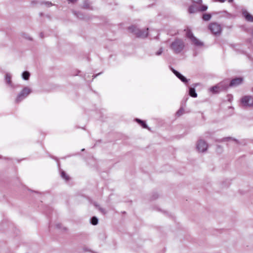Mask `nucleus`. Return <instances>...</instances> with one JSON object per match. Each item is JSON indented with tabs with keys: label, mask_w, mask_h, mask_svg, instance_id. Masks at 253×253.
Returning <instances> with one entry per match:
<instances>
[{
	"label": "nucleus",
	"mask_w": 253,
	"mask_h": 253,
	"mask_svg": "<svg viewBox=\"0 0 253 253\" xmlns=\"http://www.w3.org/2000/svg\"><path fill=\"white\" fill-rule=\"evenodd\" d=\"M31 89L29 87H25L17 95L15 99V103H19L25 99L31 93Z\"/></svg>",
	"instance_id": "nucleus-4"
},
{
	"label": "nucleus",
	"mask_w": 253,
	"mask_h": 253,
	"mask_svg": "<svg viewBox=\"0 0 253 253\" xmlns=\"http://www.w3.org/2000/svg\"><path fill=\"white\" fill-rule=\"evenodd\" d=\"M199 11V6L196 4H192L188 8V12L189 13H194Z\"/></svg>",
	"instance_id": "nucleus-16"
},
{
	"label": "nucleus",
	"mask_w": 253,
	"mask_h": 253,
	"mask_svg": "<svg viewBox=\"0 0 253 253\" xmlns=\"http://www.w3.org/2000/svg\"><path fill=\"white\" fill-rule=\"evenodd\" d=\"M40 16H42V15H43V13H40Z\"/></svg>",
	"instance_id": "nucleus-39"
},
{
	"label": "nucleus",
	"mask_w": 253,
	"mask_h": 253,
	"mask_svg": "<svg viewBox=\"0 0 253 253\" xmlns=\"http://www.w3.org/2000/svg\"><path fill=\"white\" fill-rule=\"evenodd\" d=\"M241 102L244 107L253 106V97L251 96H245L242 97Z\"/></svg>",
	"instance_id": "nucleus-6"
},
{
	"label": "nucleus",
	"mask_w": 253,
	"mask_h": 253,
	"mask_svg": "<svg viewBox=\"0 0 253 253\" xmlns=\"http://www.w3.org/2000/svg\"><path fill=\"white\" fill-rule=\"evenodd\" d=\"M159 197V195L157 192H154L152 194V197L151 198V200H154L157 199Z\"/></svg>",
	"instance_id": "nucleus-26"
},
{
	"label": "nucleus",
	"mask_w": 253,
	"mask_h": 253,
	"mask_svg": "<svg viewBox=\"0 0 253 253\" xmlns=\"http://www.w3.org/2000/svg\"><path fill=\"white\" fill-rule=\"evenodd\" d=\"M84 151V149H82V151Z\"/></svg>",
	"instance_id": "nucleus-40"
},
{
	"label": "nucleus",
	"mask_w": 253,
	"mask_h": 253,
	"mask_svg": "<svg viewBox=\"0 0 253 253\" xmlns=\"http://www.w3.org/2000/svg\"><path fill=\"white\" fill-rule=\"evenodd\" d=\"M171 71L172 73L183 83L187 84L188 82V80L184 76H183L181 74H180L179 72L173 69V68H170Z\"/></svg>",
	"instance_id": "nucleus-10"
},
{
	"label": "nucleus",
	"mask_w": 253,
	"mask_h": 253,
	"mask_svg": "<svg viewBox=\"0 0 253 253\" xmlns=\"http://www.w3.org/2000/svg\"><path fill=\"white\" fill-rule=\"evenodd\" d=\"M30 76V73L27 71H24L22 74V79L24 80H28Z\"/></svg>",
	"instance_id": "nucleus-19"
},
{
	"label": "nucleus",
	"mask_w": 253,
	"mask_h": 253,
	"mask_svg": "<svg viewBox=\"0 0 253 253\" xmlns=\"http://www.w3.org/2000/svg\"><path fill=\"white\" fill-rule=\"evenodd\" d=\"M208 9L207 5H202V6H199V11H205Z\"/></svg>",
	"instance_id": "nucleus-25"
},
{
	"label": "nucleus",
	"mask_w": 253,
	"mask_h": 253,
	"mask_svg": "<svg viewBox=\"0 0 253 253\" xmlns=\"http://www.w3.org/2000/svg\"><path fill=\"white\" fill-rule=\"evenodd\" d=\"M164 51L163 47H160L159 49V50L155 53V55L157 56H160L162 54Z\"/></svg>",
	"instance_id": "nucleus-27"
},
{
	"label": "nucleus",
	"mask_w": 253,
	"mask_h": 253,
	"mask_svg": "<svg viewBox=\"0 0 253 253\" xmlns=\"http://www.w3.org/2000/svg\"><path fill=\"white\" fill-rule=\"evenodd\" d=\"M93 205L102 214H106V212L105 210L101 208L97 203H94Z\"/></svg>",
	"instance_id": "nucleus-21"
},
{
	"label": "nucleus",
	"mask_w": 253,
	"mask_h": 253,
	"mask_svg": "<svg viewBox=\"0 0 253 253\" xmlns=\"http://www.w3.org/2000/svg\"><path fill=\"white\" fill-rule=\"evenodd\" d=\"M32 4H39L40 5L44 4L46 7H50L53 4L49 1H33L32 2Z\"/></svg>",
	"instance_id": "nucleus-15"
},
{
	"label": "nucleus",
	"mask_w": 253,
	"mask_h": 253,
	"mask_svg": "<svg viewBox=\"0 0 253 253\" xmlns=\"http://www.w3.org/2000/svg\"><path fill=\"white\" fill-rule=\"evenodd\" d=\"M61 177L65 180L66 182L70 180V177L63 170H61L60 172Z\"/></svg>",
	"instance_id": "nucleus-18"
},
{
	"label": "nucleus",
	"mask_w": 253,
	"mask_h": 253,
	"mask_svg": "<svg viewBox=\"0 0 253 253\" xmlns=\"http://www.w3.org/2000/svg\"><path fill=\"white\" fill-rule=\"evenodd\" d=\"M40 36H41V37L42 38H43V33H41L40 34Z\"/></svg>",
	"instance_id": "nucleus-36"
},
{
	"label": "nucleus",
	"mask_w": 253,
	"mask_h": 253,
	"mask_svg": "<svg viewBox=\"0 0 253 253\" xmlns=\"http://www.w3.org/2000/svg\"><path fill=\"white\" fill-rule=\"evenodd\" d=\"M242 14L247 21L253 22V16L251 14L247 11H243Z\"/></svg>",
	"instance_id": "nucleus-14"
},
{
	"label": "nucleus",
	"mask_w": 253,
	"mask_h": 253,
	"mask_svg": "<svg viewBox=\"0 0 253 253\" xmlns=\"http://www.w3.org/2000/svg\"><path fill=\"white\" fill-rule=\"evenodd\" d=\"M192 1L195 3L201 4L202 2V0H192Z\"/></svg>",
	"instance_id": "nucleus-30"
},
{
	"label": "nucleus",
	"mask_w": 253,
	"mask_h": 253,
	"mask_svg": "<svg viewBox=\"0 0 253 253\" xmlns=\"http://www.w3.org/2000/svg\"><path fill=\"white\" fill-rule=\"evenodd\" d=\"M185 43L182 40L176 39L170 45V48L176 54L180 53L184 49Z\"/></svg>",
	"instance_id": "nucleus-1"
},
{
	"label": "nucleus",
	"mask_w": 253,
	"mask_h": 253,
	"mask_svg": "<svg viewBox=\"0 0 253 253\" xmlns=\"http://www.w3.org/2000/svg\"><path fill=\"white\" fill-rule=\"evenodd\" d=\"M218 89L219 91H222L226 90L229 86V83L228 80H224L220 82L218 84Z\"/></svg>",
	"instance_id": "nucleus-9"
},
{
	"label": "nucleus",
	"mask_w": 253,
	"mask_h": 253,
	"mask_svg": "<svg viewBox=\"0 0 253 253\" xmlns=\"http://www.w3.org/2000/svg\"><path fill=\"white\" fill-rule=\"evenodd\" d=\"M101 73H101V72H100V73H98V74H96V75H93V76H92V77H93V79L95 78L97 76H98V75H100Z\"/></svg>",
	"instance_id": "nucleus-34"
},
{
	"label": "nucleus",
	"mask_w": 253,
	"mask_h": 253,
	"mask_svg": "<svg viewBox=\"0 0 253 253\" xmlns=\"http://www.w3.org/2000/svg\"><path fill=\"white\" fill-rule=\"evenodd\" d=\"M186 32V37L189 39L192 43L196 46H202L204 45V43L199 41L195 37H194L191 30L187 28L184 30Z\"/></svg>",
	"instance_id": "nucleus-3"
},
{
	"label": "nucleus",
	"mask_w": 253,
	"mask_h": 253,
	"mask_svg": "<svg viewBox=\"0 0 253 253\" xmlns=\"http://www.w3.org/2000/svg\"><path fill=\"white\" fill-rule=\"evenodd\" d=\"M82 7L84 9H92V8L90 7V3L88 0H85L84 1Z\"/></svg>",
	"instance_id": "nucleus-23"
},
{
	"label": "nucleus",
	"mask_w": 253,
	"mask_h": 253,
	"mask_svg": "<svg viewBox=\"0 0 253 253\" xmlns=\"http://www.w3.org/2000/svg\"><path fill=\"white\" fill-rule=\"evenodd\" d=\"M62 225L60 223H56L55 224V227L57 229H61Z\"/></svg>",
	"instance_id": "nucleus-32"
},
{
	"label": "nucleus",
	"mask_w": 253,
	"mask_h": 253,
	"mask_svg": "<svg viewBox=\"0 0 253 253\" xmlns=\"http://www.w3.org/2000/svg\"><path fill=\"white\" fill-rule=\"evenodd\" d=\"M228 101L231 102L233 100V96L231 94L228 95Z\"/></svg>",
	"instance_id": "nucleus-31"
},
{
	"label": "nucleus",
	"mask_w": 253,
	"mask_h": 253,
	"mask_svg": "<svg viewBox=\"0 0 253 253\" xmlns=\"http://www.w3.org/2000/svg\"><path fill=\"white\" fill-rule=\"evenodd\" d=\"M243 82V78L237 77L231 80L229 83L230 87H236L242 84Z\"/></svg>",
	"instance_id": "nucleus-8"
},
{
	"label": "nucleus",
	"mask_w": 253,
	"mask_h": 253,
	"mask_svg": "<svg viewBox=\"0 0 253 253\" xmlns=\"http://www.w3.org/2000/svg\"><path fill=\"white\" fill-rule=\"evenodd\" d=\"M210 90L213 93H217L220 92V91H219V89H218L217 84L214 86L211 87L210 88Z\"/></svg>",
	"instance_id": "nucleus-20"
},
{
	"label": "nucleus",
	"mask_w": 253,
	"mask_h": 253,
	"mask_svg": "<svg viewBox=\"0 0 253 253\" xmlns=\"http://www.w3.org/2000/svg\"><path fill=\"white\" fill-rule=\"evenodd\" d=\"M230 139H232V140H234V141H237V140H236L235 139H234V138H233L230 137H224V138H223L221 139V141H222H222H228V140H230Z\"/></svg>",
	"instance_id": "nucleus-29"
},
{
	"label": "nucleus",
	"mask_w": 253,
	"mask_h": 253,
	"mask_svg": "<svg viewBox=\"0 0 253 253\" xmlns=\"http://www.w3.org/2000/svg\"><path fill=\"white\" fill-rule=\"evenodd\" d=\"M128 30L133 33L137 38H145L148 36V28L146 29H139L135 26H131L128 27Z\"/></svg>",
	"instance_id": "nucleus-2"
},
{
	"label": "nucleus",
	"mask_w": 253,
	"mask_h": 253,
	"mask_svg": "<svg viewBox=\"0 0 253 253\" xmlns=\"http://www.w3.org/2000/svg\"><path fill=\"white\" fill-rule=\"evenodd\" d=\"M209 29L215 35L220 34L221 32L220 25L216 22L211 23L209 26Z\"/></svg>",
	"instance_id": "nucleus-5"
},
{
	"label": "nucleus",
	"mask_w": 253,
	"mask_h": 253,
	"mask_svg": "<svg viewBox=\"0 0 253 253\" xmlns=\"http://www.w3.org/2000/svg\"><path fill=\"white\" fill-rule=\"evenodd\" d=\"M184 109L182 108H180L176 112V115L178 116L182 115L183 113Z\"/></svg>",
	"instance_id": "nucleus-28"
},
{
	"label": "nucleus",
	"mask_w": 253,
	"mask_h": 253,
	"mask_svg": "<svg viewBox=\"0 0 253 253\" xmlns=\"http://www.w3.org/2000/svg\"><path fill=\"white\" fill-rule=\"evenodd\" d=\"M90 223L93 225H96L98 223V219L96 216H92L90 220Z\"/></svg>",
	"instance_id": "nucleus-22"
},
{
	"label": "nucleus",
	"mask_w": 253,
	"mask_h": 253,
	"mask_svg": "<svg viewBox=\"0 0 253 253\" xmlns=\"http://www.w3.org/2000/svg\"><path fill=\"white\" fill-rule=\"evenodd\" d=\"M135 121L139 124L143 128H147L148 129H150V128L148 127V126L147 125L145 121H143L142 120H140L139 119L136 118L135 119Z\"/></svg>",
	"instance_id": "nucleus-17"
},
{
	"label": "nucleus",
	"mask_w": 253,
	"mask_h": 253,
	"mask_svg": "<svg viewBox=\"0 0 253 253\" xmlns=\"http://www.w3.org/2000/svg\"><path fill=\"white\" fill-rule=\"evenodd\" d=\"M211 18V15L210 13H204L203 14L202 18L204 21H209Z\"/></svg>",
	"instance_id": "nucleus-24"
},
{
	"label": "nucleus",
	"mask_w": 253,
	"mask_h": 253,
	"mask_svg": "<svg viewBox=\"0 0 253 253\" xmlns=\"http://www.w3.org/2000/svg\"><path fill=\"white\" fill-rule=\"evenodd\" d=\"M11 78V75L9 73H7L5 75L4 80L6 84L8 85L12 88H14L15 86L12 83Z\"/></svg>",
	"instance_id": "nucleus-11"
},
{
	"label": "nucleus",
	"mask_w": 253,
	"mask_h": 253,
	"mask_svg": "<svg viewBox=\"0 0 253 253\" xmlns=\"http://www.w3.org/2000/svg\"><path fill=\"white\" fill-rule=\"evenodd\" d=\"M196 148L200 152H205L208 148V144L206 142L203 140H199L197 143Z\"/></svg>",
	"instance_id": "nucleus-7"
},
{
	"label": "nucleus",
	"mask_w": 253,
	"mask_h": 253,
	"mask_svg": "<svg viewBox=\"0 0 253 253\" xmlns=\"http://www.w3.org/2000/svg\"><path fill=\"white\" fill-rule=\"evenodd\" d=\"M198 85L197 84H193L194 87H189V95L194 98H196L197 97V94L196 92L195 87L197 86Z\"/></svg>",
	"instance_id": "nucleus-13"
},
{
	"label": "nucleus",
	"mask_w": 253,
	"mask_h": 253,
	"mask_svg": "<svg viewBox=\"0 0 253 253\" xmlns=\"http://www.w3.org/2000/svg\"><path fill=\"white\" fill-rule=\"evenodd\" d=\"M78 0H68V1L69 2H71V3H75Z\"/></svg>",
	"instance_id": "nucleus-33"
},
{
	"label": "nucleus",
	"mask_w": 253,
	"mask_h": 253,
	"mask_svg": "<svg viewBox=\"0 0 253 253\" xmlns=\"http://www.w3.org/2000/svg\"><path fill=\"white\" fill-rule=\"evenodd\" d=\"M233 0H228V1L229 2H230V3L232 2H233Z\"/></svg>",
	"instance_id": "nucleus-37"
},
{
	"label": "nucleus",
	"mask_w": 253,
	"mask_h": 253,
	"mask_svg": "<svg viewBox=\"0 0 253 253\" xmlns=\"http://www.w3.org/2000/svg\"><path fill=\"white\" fill-rule=\"evenodd\" d=\"M73 14L76 16L78 18L81 20H87L89 18L85 15L83 12L81 11H73Z\"/></svg>",
	"instance_id": "nucleus-12"
},
{
	"label": "nucleus",
	"mask_w": 253,
	"mask_h": 253,
	"mask_svg": "<svg viewBox=\"0 0 253 253\" xmlns=\"http://www.w3.org/2000/svg\"><path fill=\"white\" fill-rule=\"evenodd\" d=\"M251 35H252V37H253V29L252 33H251Z\"/></svg>",
	"instance_id": "nucleus-38"
},
{
	"label": "nucleus",
	"mask_w": 253,
	"mask_h": 253,
	"mask_svg": "<svg viewBox=\"0 0 253 253\" xmlns=\"http://www.w3.org/2000/svg\"><path fill=\"white\" fill-rule=\"evenodd\" d=\"M226 0H217V1L220 2H224Z\"/></svg>",
	"instance_id": "nucleus-35"
}]
</instances>
